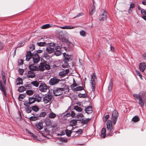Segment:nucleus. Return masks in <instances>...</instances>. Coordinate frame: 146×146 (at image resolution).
Returning a JSON list of instances; mask_svg holds the SVG:
<instances>
[{"instance_id":"1","label":"nucleus","mask_w":146,"mask_h":146,"mask_svg":"<svg viewBox=\"0 0 146 146\" xmlns=\"http://www.w3.org/2000/svg\"><path fill=\"white\" fill-rule=\"evenodd\" d=\"M133 96L136 100H138V104L141 107H143L145 102L146 97L145 93L144 92H141L138 94H135Z\"/></svg>"},{"instance_id":"2","label":"nucleus","mask_w":146,"mask_h":146,"mask_svg":"<svg viewBox=\"0 0 146 146\" xmlns=\"http://www.w3.org/2000/svg\"><path fill=\"white\" fill-rule=\"evenodd\" d=\"M41 62L39 66H37L38 71H44L45 69L47 70H50V66L48 64L47 61L44 60H41Z\"/></svg>"},{"instance_id":"3","label":"nucleus","mask_w":146,"mask_h":146,"mask_svg":"<svg viewBox=\"0 0 146 146\" xmlns=\"http://www.w3.org/2000/svg\"><path fill=\"white\" fill-rule=\"evenodd\" d=\"M107 129L108 136H112L115 132L113 129L112 123L110 120L108 121L107 123Z\"/></svg>"},{"instance_id":"4","label":"nucleus","mask_w":146,"mask_h":146,"mask_svg":"<svg viewBox=\"0 0 146 146\" xmlns=\"http://www.w3.org/2000/svg\"><path fill=\"white\" fill-rule=\"evenodd\" d=\"M3 83L1 80H0V90L1 91L4 97H7V93L6 91V88L4 85L6 84V80H3Z\"/></svg>"},{"instance_id":"5","label":"nucleus","mask_w":146,"mask_h":146,"mask_svg":"<svg viewBox=\"0 0 146 146\" xmlns=\"http://www.w3.org/2000/svg\"><path fill=\"white\" fill-rule=\"evenodd\" d=\"M118 113L116 110H114L112 112L111 119L114 124H115L117 121L118 116Z\"/></svg>"},{"instance_id":"6","label":"nucleus","mask_w":146,"mask_h":146,"mask_svg":"<svg viewBox=\"0 0 146 146\" xmlns=\"http://www.w3.org/2000/svg\"><path fill=\"white\" fill-rule=\"evenodd\" d=\"M64 90V89L62 88H56L53 91L54 96H57L62 95L63 93V91Z\"/></svg>"},{"instance_id":"7","label":"nucleus","mask_w":146,"mask_h":146,"mask_svg":"<svg viewBox=\"0 0 146 146\" xmlns=\"http://www.w3.org/2000/svg\"><path fill=\"white\" fill-rule=\"evenodd\" d=\"M53 96L51 94H46L43 98V101L44 103L47 104L50 102Z\"/></svg>"},{"instance_id":"8","label":"nucleus","mask_w":146,"mask_h":146,"mask_svg":"<svg viewBox=\"0 0 146 146\" xmlns=\"http://www.w3.org/2000/svg\"><path fill=\"white\" fill-rule=\"evenodd\" d=\"M60 80L56 77H54L51 78L49 81V83L50 85L53 86L57 84Z\"/></svg>"},{"instance_id":"9","label":"nucleus","mask_w":146,"mask_h":146,"mask_svg":"<svg viewBox=\"0 0 146 146\" xmlns=\"http://www.w3.org/2000/svg\"><path fill=\"white\" fill-rule=\"evenodd\" d=\"M39 90L41 92H46L48 89V87L45 84L42 83L39 86Z\"/></svg>"},{"instance_id":"10","label":"nucleus","mask_w":146,"mask_h":146,"mask_svg":"<svg viewBox=\"0 0 146 146\" xmlns=\"http://www.w3.org/2000/svg\"><path fill=\"white\" fill-rule=\"evenodd\" d=\"M32 58L34 63H37L40 60V57L37 53L33 54Z\"/></svg>"},{"instance_id":"11","label":"nucleus","mask_w":146,"mask_h":146,"mask_svg":"<svg viewBox=\"0 0 146 146\" xmlns=\"http://www.w3.org/2000/svg\"><path fill=\"white\" fill-rule=\"evenodd\" d=\"M107 17V13L105 11L104 12L99 16V20L101 21H104L106 20Z\"/></svg>"},{"instance_id":"12","label":"nucleus","mask_w":146,"mask_h":146,"mask_svg":"<svg viewBox=\"0 0 146 146\" xmlns=\"http://www.w3.org/2000/svg\"><path fill=\"white\" fill-rule=\"evenodd\" d=\"M139 68L140 70L143 72L146 68V64L145 62H143L140 63Z\"/></svg>"},{"instance_id":"13","label":"nucleus","mask_w":146,"mask_h":146,"mask_svg":"<svg viewBox=\"0 0 146 146\" xmlns=\"http://www.w3.org/2000/svg\"><path fill=\"white\" fill-rule=\"evenodd\" d=\"M63 55L64 57V60L63 62H68V61H70V60H72V59L70 58L71 56L67 54L66 52L64 53H63Z\"/></svg>"},{"instance_id":"14","label":"nucleus","mask_w":146,"mask_h":146,"mask_svg":"<svg viewBox=\"0 0 146 146\" xmlns=\"http://www.w3.org/2000/svg\"><path fill=\"white\" fill-rule=\"evenodd\" d=\"M33 55V53L31 52V50L28 51L26 55V60L28 61H29L31 58H32Z\"/></svg>"},{"instance_id":"15","label":"nucleus","mask_w":146,"mask_h":146,"mask_svg":"<svg viewBox=\"0 0 146 146\" xmlns=\"http://www.w3.org/2000/svg\"><path fill=\"white\" fill-rule=\"evenodd\" d=\"M28 74L27 77L28 78H33L35 77V74L33 72V71L31 70H29L28 72Z\"/></svg>"},{"instance_id":"16","label":"nucleus","mask_w":146,"mask_h":146,"mask_svg":"<svg viewBox=\"0 0 146 146\" xmlns=\"http://www.w3.org/2000/svg\"><path fill=\"white\" fill-rule=\"evenodd\" d=\"M92 106H89L86 107L85 109L86 112L88 114H90L92 113Z\"/></svg>"},{"instance_id":"17","label":"nucleus","mask_w":146,"mask_h":146,"mask_svg":"<svg viewBox=\"0 0 146 146\" xmlns=\"http://www.w3.org/2000/svg\"><path fill=\"white\" fill-rule=\"evenodd\" d=\"M29 68L30 70L32 71H38L37 66H34L33 64L29 65Z\"/></svg>"},{"instance_id":"18","label":"nucleus","mask_w":146,"mask_h":146,"mask_svg":"<svg viewBox=\"0 0 146 146\" xmlns=\"http://www.w3.org/2000/svg\"><path fill=\"white\" fill-rule=\"evenodd\" d=\"M46 50L48 54H52L54 52V49L50 46H47Z\"/></svg>"},{"instance_id":"19","label":"nucleus","mask_w":146,"mask_h":146,"mask_svg":"<svg viewBox=\"0 0 146 146\" xmlns=\"http://www.w3.org/2000/svg\"><path fill=\"white\" fill-rule=\"evenodd\" d=\"M43 122L40 121L36 124V126L37 128L40 130L42 129L43 128Z\"/></svg>"},{"instance_id":"20","label":"nucleus","mask_w":146,"mask_h":146,"mask_svg":"<svg viewBox=\"0 0 146 146\" xmlns=\"http://www.w3.org/2000/svg\"><path fill=\"white\" fill-rule=\"evenodd\" d=\"M34 97L35 101L38 102H40L42 99V97L39 94H36Z\"/></svg>"},{"instance_id":"21","label":"nucleus","mask_w":146,"mask_h":146,"mask_svg":"<svg viewBox=\"0 0 146 146\" xmlns=\"http://www.w3.org/2000/svg\"><path fill=\"white\" fill-rule=\"evenodd\" d=\"M79 121H81V119H79L77 120L72 119L70 121V124L72 126H75L76 125L77 122Z\"/></svg>"},{"instance_id":"22","label":"nucleus","mask_w":146,"mask_h":146,"mask_svg":"<svg viewBox=\"0 0 146 146\" xmlns=\"http://www.w3.org/2000/svg\"><path fill=\"white\" fill-rule=\"evenodd\" d=\"M106 129L105 128H103L102 129L101 137L103 138H105L106 137Z\"/></svg>"},{"instance_id":"23","label":"nucleus","mask_w":146,"mask_h":146,"mask_svg":"<svg viewBox=\"0 0 146 146\" xmlns=\"http://www.w3.org/2000/svg\"><path fill=\"white\" fill-rule=\"evenodd\" d=\"M91 82H95V80L97 79V77L95 74V73H94L91 74Z\"/></svg>"},{"instance_id":"24","label":"nucleus","mask_w":146,"mask_h":146,"mask_svg":"<svg viewBox=\"0 0 146 146\" xmlns=\"http://www.w3.org/2000/svg\"><path fill=\"white\" fill-rule=\"evenodd\" d=\"M82 90H84V88L82 86H79L78 87L74 88L73 90L74 91H78Z\"/></svg>"},{"instance_id":"25","label":"nucleus","mask_w":146,"mask_h":146,"mask_svg":"<svg viewBox=\"0 0 146 146\" xmlns=\"http://www.w3.org/2000/svg\"><path fill=\"white\" fill-rule=\"evenodd\" d=\"M113 82L112 81H111L109 83L108 90L109 92H111L112 89Z\"/></svg>"},{"instance_id":"26","label":"nucleus","mask_w":146,"mask_h":146,"mask_svg":"<svg viewBox=\"0 0 146 146\" xmlns=\"http://www.w3.org/2000/svg\"><path fill=\"white\" fill-rule=\"evenodd\" d=\"M90 118H87L86 119H82V120L81 123L83 124H86L90 121Z\"/></svg>"},{"instance_id":"27","label":"nucleus","mask_w":146,"mask_h":146,"mask_svg":"<svg viewBox=\"0 0 146 146\" xmlns=\"http://www.w3.org/2000/svg\"><path fill=\"white\" fill-rule=\"evenodd\" d=\"M56 116V114L52 112H50L48 115L49 117L51 119H54Z\"/></svg>"},{"instance_id":"28","label":"nucleus","mask_w":146,"mask_h":146,"mask_svg":"<svg viewBox=\"0 0 146 146\" xmlns=\"http://www.w3.org/2000/svg\"><path fill=\"white\" fill-rule=\"evenodd\" d=\"M65 132L66 135L68 137L71 136V135L72 133L71 130H68L67 129L65 130Z\"/></svg>"},{"instance_id":"29","label":"nucleus","mask_w":146,"mask_h":146,"mask_svg":"<svg viewBox=\"0 0 146 146\" xmlns=\"http://www.w3.org/2000/svg\"><path fill=\"white\" fill-rule=\"evenodd\" d=\"M96 8L95 6L93 5L91 7V10L90 12V15H92L95 11Z\"/></svg>"},{"instance_id":"30","label":"nucleus","mask_w":146,"mask_h":146,"mask_svg":"<svg viewBox=\"0 0 146 146\" xmlns=\"http://www.w3.org/2000/svg\"><path fill=\"white\" fill-rule=\"evenodd\" d=\"M45 123L46 126H49L51 124V120L49 119H46L45 120Z\"/></svg>"},{"instance_id":"31","label":"nucleus","mask_w":146,"mask_h":146,"mask_svg":"<svg viewBox=\"0 0 146 146\" xmlns=\"http://www.w3.org/2000/svg\"><path fill=\"white\" fill-rule=\"evenodd\" d=\"M29 100L30 105L34 103L36 101L34 97H29Z\"/></svg>"},{"instance_id":"32","label":"nucleus","mask_w":146,"mask_h":146,"mask_svg":"<svg viewBox=\"0 0 146 146\" xmlns=\"http://www.w3.org/2000/svg\"><path fill=\"white\" fill-rule=\"evenodd\" d=\"M74 109L78 112L82 111V108L78 106H75L74 107Z\"/></svg>"},{"instance_id":"33","label":"nucleus","mask_w":146,"mask_h":146,"mask_svg":"<svg viewBox=\"0 0 146 146\" xmlns=\"http://www.w3.org/2000/svg\"><path fill=\"white\" fill-rule=\"evenodd\" d=\"M132 120L134 122H137L139 121L140 119L138 116H135L133 118Z\"/></svg>"},{"instance_id":"34","label":"nucleus","mask_w":146,"mask_h":146,"mask_svg":"<svg viewBox=\"0 0 146 146\" xmlns=\"http://www.w3.org/2000/svg\"><path fill=\"white\" fill-rule=\"evenodd\" d=\"M58 139L59 140L63 142H67L68 141L67 138L64 137H59Z\"/></svg>"},{"instance_id":"35","label":"nucleus","mask_w":146,"mask_h":146,"mask_svg":"<svg viewBox=\"0 0 146 146\" xmlns=\"http://www.w3.org/2000/svg\"><path fill=\"white\" fill-rule=\"evenodd\" d=\"M36 44L40 46H46V43L45 42H37Z\"/></svg>"},{"instance_id":"36","label":"nucleus","mask_w":146,"mask_h":146,"mask_svg":"<svg viewBox=\"0 0 146 146\" xmlns=\"http://www.w3.org/2000/svg\"><path fill=\"white\" fill-rule=\"evenodd\" d=\"M91 85V87L92 89V91L94 92L95 91V83L93 82H90Z\"/></svg>"},{"instance_id":"37","label":"nucleus","mask_w":146,"mask_h":146,"mask_svg":"<svg viewBox=\"0 0 146 146\" xmlns=\"http://www.w3.org/2000/svg\"><path fill=\"white\" fill-rule=\"evenodd\" d=\"M141 14L143 16H142V18L145 20L146 21V11L145 10H143L141 11Z\"/></svg>"},{"instance_id":"38","label":"nucleus","mask_w":146,"mask_h":146,"mask_svg":"<svg viewBox=\"0 0 146 146\" xmlns=\"http://www.w3.org/2000/svg\"><path fill=\"white\" fill-rule=\"evenodd\" d=\"M32 110L35 112L38 111L39 110V108L36 106H34L31 107Z\"/></svg>"},{"instance_id":"39","label":"nucleus","mask_w":146,"mask_h":146,"mask_svg":"<svg viewBox=\"0 0 146 146\" xmlns=\"http://www.w3.org/2000/svg\"><path fill=\"white\" fill-rule=\"evenodd\" d=\"M25 89V87L23 86H22L19 87L18 89V91L20 92H24Z\"/></svg>"},{"instance_id":"40","label":"nucleus","mask_w":146,"mask_h":146,"mask_svg":"<svg viewBox=\"0 0 146 146\" xmlns=\"http://www.w3.org/2000/svg\"><path fill=\"white\" fill-rule=\"evenodd\" d=\"M31 84L36 87L38 86L39 84L37 81H33L31 82Z\"/></svg>"},{"instance_id":"41","label":"nucleus","mask_w":146,"mask_h":146,"mask_svg":"<svg viewBox=\"0 0 146 146\" xmlns=\"http://www.w3.org/2000/svg\"><path fill=\"white\" fill-rule=\"evenodd\" d=\"M26 109V111L28 113H31L32 111L31 107L29 106H28L27 107Z\"/></svg>"},{"instance_id":"42","label":"nucleus","mask_w":146,"mask_h":146,"mask_svg":"<svg viewBox=\"0 0 146 146\" xmlns=\"http://www.w3.org/2000/svg\"><path fill=\"white\" fill-rule=\"evenodd\" d=\"M77 84L76 83L74 79L73 84L71 85L70 87L72 88V90L75 88L74 87L77 86Z\"/></svg>"},{"instance_id":"43","label":"nucleus","mask_w":146,"mask_h":146,"mask_svg":"<svg viewBox=\"0 0 146 146\" xmlns=\"http://www.w3.org/2000/svg\"><path fill=\"white\" fill-rule=\"evenodd\" d=\"M51 27L50 25L49 24H46L42 25L41 27V28L42 29H46L49 28Z\"/></svg>"},{"instance_id":"44","label":"nucleus","mask_w":146,"mask_h":146,"mask_svg":"<svg viewBox=\"0 0 146 146\" xmlns=\"http://www.w3.org/2000/svg\"><path fill=\"white\" fill-rule=\"evenodd\" d=\"M62 66L63 68H66L68 67V66H69L68 65V62H64V63H62Z\"/></svg>"},{"instance_id":"45","label":"nucleus","mask_w":146,"mask_h":146,"mask_svg":"<svg viewBox=\"0 0 146 146\" xmlns=\"http://www.w3.org/2000/svg\"><path fill=\"white\" fill-rule=\"evenodd\" d=\"M18 81L19 82H17L16 83L17 85H19L20 84H23V80L22 78H17Z\"/></svg>"},{"instance_id":"46","label":"nucleus","mask_w":146,"mask_h":146,"mask_svg":"<svg viewBox=\"0 0 146 146\" xmlns=\"http://www.w3.org/2000/svg\"><path fill=\"white\" fill-rule=\"evenodd\" d=\"M25 96V95L24 94H20L19 95L18 99L19 101H21L22 99H23Z\"/></svg>"},{"instance_id":"47","label":"nucleus","mask_w":146,"mask_h":146,"mask_svg":"<svg viewBox=\"0 0 146 146\" xmlns=\"http://www.w3.org/2000/svg\"><path fill=\"white\" fill-rule=\"evenodd\" d=\"M26 93L28 95L31 96L32 95L33 93V92L31 90H28L26 91Z\"/></svg>"},{"instance_id":"48","label":"nucleus","mask_w":146,"mask_h":146,"mask_svg":"<svg viewBox=\"0 0 146 146\" xmlns=\"http://www.w3.org/2000/svg\"><path fill=\"white\" fill-rule=\"evenodd\" d=\"M61 54V53L60 50H56L54 51V54L56 56H58L60 55Z\"/></svg>"},{"instance_id":"49","label":"nucleus","mask_w":146,"mask_h":146,"mask_svg":"<svg viewBox=\"0 0 146 146\" xmlns=\"http://www.w3.org/2000/svg\"><path fill=\"white\" fill-rule=\"evenodd\" d=\"M80 35L83 36L85 37L86 35V32L84 30H82L80 32Z\"/></svg>"},{"instance_id":"50","label":"nucleus","mask_w":146,"mask_h":146,"mask_svg":"<svg viewBox=\"0 0 146 146\" xmlns=\"http://www.w3.org/2000/svg\"><path fill=\"white\" fill-rule=\"evenodd\" d=\"M59 75L62 77L65 76L66 75L65 73V72L64 71H62L59 73Z\"/></svg>"},{"instance_id":"51","label":"nucleus","mask_w":146,"mask_h":146,"mask_svg":"<svg viewBox=\"0 0 146 146\" xmlns=\"http://www.w3.org/2000/svg\"><path fill=\"white\" fill-rule=\"evenodd\" d=\"M83 116V115L82 113H79L77 115L76 117L78 119H81Z\"/></svg>"},{"instance_id":"52","label":"nucleus","mask_w":146,"mask_h":146,"mask_svg":"<svg viewBox=\"0 0 146 146\" xmlns=\"http://www.w3.org/2000/svg\"><path fill=\"white\" fill-rule=\"evenodd\" d=\"M37 119V118L35 116H31L30 117L29 119L31 121H34L36 120Z\"/></svg>"},{"instance_id":"53","label":"nucleus","mask_w":146,"mask_h":146,"mask_svg":"<svg viewBox=\"0 0 146 146\" xmlns=\"http://www.w3.org/2000/svg\"><path fill=\"white\" fill-rule=\"evenodd\" d=\"M135 72H136V74H137L139 76V77L142 80L143 79V78L142 77V74H141L140 72L139 71H138L137 70H135Z\"/></svg>"},{"instance_id":"54","label":"nucleus","mask_w":146,"mask_h":146,"mask_svg":"<svg viewBox=\"0 0 146 146\" xmlns=\"http://www.w3.org/2000/svg\"><path fill=\"white\" fill-rule=\"evenodd\" d=\"M48 44V46L50 47H53L56 46V44L52 42H49Z\"/></svg>"},{"instance_id":"55","label":"nucleus","mask_w":146,"mask_h":146,"mask_svg":"<svg viewBox=\"0 0 146 146\" xmlns=\"http://www.w3.org/2000/svg\"><path fill=\"white\" fill-rule=\"evenodd\" d=\"M46 115V113L45 112H41L40 115V117H44Z\"/></svg>"},{"instance_id":"56","label":"nucleus","mask_w":146,"mask_h":146,"mask_svg":"<svg viewBox=\"0 0 146 146\" xmlns=\"http://www.w3.org/2000/svg\"><path fill=\"white\" fill-rule=\"evenodd\" d=\"M109 115H106L104 118L103 121H106L109 118Z\"/></svg>"},{"instance_id":"57","label":"nucleus","mask_w":146,"mask_h":146,"mask_svg":"<svg viewBox=\"0 0 146 146\" xmlns=\"http://www.w3.org/2000/svg\"><path fill=\"white\" fill-rule=\"evenodd\" d=\"M19 72L20 74L21 75H23V73L24 72V70L23 69H19Z\"/></svg>"},{"instance_id":"58","label":"nucleus","mask_w":146,"mask_h":146,"mask_svg":"<svg viewBox=\"0 0 146 146\" xmlns=\"http://www.w3.org/2000/svg\"><path fill=\"white\" fill-rule=\"evenodd\" d=\"M76 133H78V134H80L82 132V131L81 129H79L77 131H75Z\"/></svg>"},{"instance_id":"59","label":"nucleus","mask_w":146,"mask_h":146,"mask_svg":"<svg viewBox=\"0 0 146 146\" xmlns=\"http://www.w3.org/2000/svg\"><path fill=\"white\" fill-rule=\"evenodd\" d=\"M54 49L55 50H60L61 49V47L59 46L58 45H57V46L56 45V46H54Z\"/></svg>"},{"instance_id":"60","label":"nucleus","mask_w":146,"mask_h":146,"mask_svg":"<svg viewBox=\"0 0 146 146\" xmlns=\"http://www.w3.org/2000/svg\"><path fill=\"white\" fill-rule=\"evenodd\" d=\"M24 104L25 106H27L30 105V104L29 102H28L27 101H25L24 103Z\"/></svg>"},{"instance_id":"61","label":"nucleus","mask_w":146,"mask_h":146,"mask_svg":"<svg viewBox=\"0 0 146 146\" xmlns=\"http://www.w3.org/2000/svg\"><path fill=\"white\" fill-rule=\"evenodd\" d=\"M35 45L34 44H32L31 46H30L29 47V48H30V50H31V51H32L33 50L35 49Z\"/></svg>"},{"instance_id":"62","label":"nucleus","mask_w":146,"mask_h":146,"mask_svg":"<svg viewBox=\"0 0 146 146\" xmlns=\"http://www.w3.org/2000/svg\"><path fill=\"white\" fill-rule=\"evenodd\" d=\"M19 65H22L23 64V60L22 59H20L18 61Z\"/></svg>"},{"instance_id":"63","label":"nucleus","mask_w":146,"mask_h":146,"mask_svg":"<svg viewBox=\"0 0 146 146\" xmlns=\"http://www.w3.org/2000/svg\"><path fill=\"white\" fill-rule=\"evenodd\" d=\"M135 7V4L133 3H132L129 6V8H130V9H133V8Z\"/></svg>"},{"instance_id":"64","label":"nucleus","mask_w":146,"mask_h":146,"mask_svg":"<svg viewBox=\"0 0 146 146\" xmlns=\"http://www.w3.org/2000/svg\"><path fill=\"white\" fill-rule=\"evenodd\" d=\"M71 116V114L69 113H67L66 114L64 115L65 118Z\"/></svg>"}]
</instances>
